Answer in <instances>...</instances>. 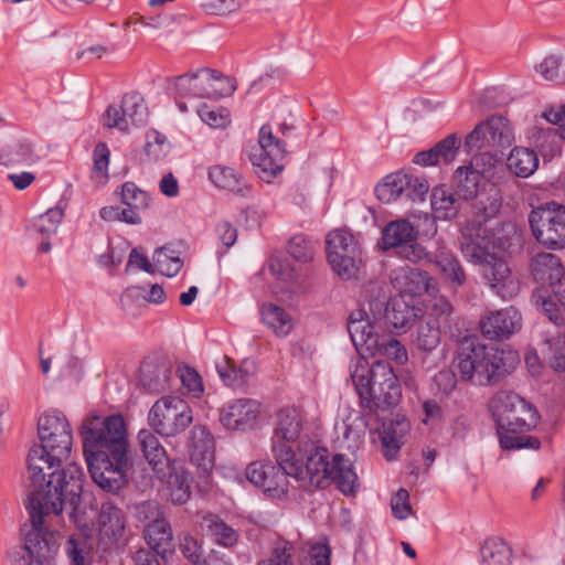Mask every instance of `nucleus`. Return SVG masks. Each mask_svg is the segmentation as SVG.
<instances>
[{
  "label": "nucleus",
  "mask_w": 565,
  "mask_h": 565,
  "mask_svg": "<svg viewBox=\"0 0 565 565\" xmlns=\"http://www.w3.org/2000/svg\"><path fill=\"white\" fill-rule=\"evenodd\" d=\"M409 428L408 420L401 415H396V418L388 423H383L380 435L387 459H393L396 456Z\"/></svg>",
  "instance_id": "cd10ccee"
},
{
  "label": "nucleus",
  "mask_w": 565,
  "mask_h": 565,
  "mask_svg": "<svg viewBox=\"0 0 565 565\" xmlns=\"http://www.w3.org/2000/svg\"><path fill=\"white\" fill-rule=\"evenodd\" d=\"M288 253L300 262H308L312 258V248L302 236H295L289 241Z\"/></svg>",
  "instance_id": "bf43d9fd"
},
{
  "label": "nucleus",
  "mask_w": 565,
  "mask_h": 565,
  "mask_svg": "<svg viewBox=\"0 0 565 565\" xmlns=\"http://www.w3.org/2000/svg\"><path fill=\"white\" fill-rule=\"evenodd\" d=\"M361 402L371 413L380 416L393 409L401 399V387L388 363L373 366L359 365L351 374Z\"/></svg>",
  "instance_id": "39448f33"
},
{
  "label": "nucleus",
  "mask_w": 565,
  "mask_h": 565,
  "mask_svg": "<svg viewBox=\"0 0 565 565\" xmlns=\"http://www.w3.org/2000/svg\"><path fill=\"white\" fill-rule=\"evenodd\" d=\"M199 116L213 128H222L230 122L227 115L217 109H211L205 105L199 109Z\"/></svg>",
  "instance_id": "0e129e2a"
},
{
  "label": "nucleus",
  "mask_w": 565,
  "mask_h": 565,
  "mask_svg": "<svg viewBox=\"0 0 565 565\" xmlns=\"http://www.w3.org/2000/svg\"><path fill=\"white\" fill-rule=\"evenodd\" d=\"M273 452L276 466L265 461H254L246 468V478L271 497H281L287 492L288 478L299 476L291 463L292 449L286 444H274Z\"/></svg>",
  "instance_id": "0eeeda50"
},
{
  "label": "nucleus",
  "mask_w": 565,
  "mask_h": 565,
  "mask_svg": "<svg viewBox=\"0 0 565 565\" xmlns=\"http://www.w3.org/2000/svg\"><path fill=\"white\" fill-rule=\"evenodd\" d=\"M392 512L397 519H405L412 513V507L409 504V494L405 489H399L391 503Z\"/></svg>",
  "instance_id": "e2e57ef3"
},
{
  "label": "nucleus",
  "mask_w": 565,
  "mask_h": 565,
  "mask_svg": "<svg viewBox=\"0 0 565 565\" xmlns=\"http://www.w3.org/2000/svg\"><path fill=\"white\" fill-rule=\"evenodd\" d=\"M153 262L154 266L169 277L177 275L182 266L179 257H172L167 254L166 247H159L154 250Z\"/></svg>",
  "instance_id": "864d4df0"
},
{
  "label": "nucleus",
  "mask_w": 565,
  "mask_h": 565,
  "mask_svg": "<svg viewBox=\"0 0 565 565\" xmlns=\"http://www.w3.org/2000/svg\"><path fill=\"white\" fill-rule=\"evenodd\" d=\"M259 151H264L266 154H274L275 157H285L284 146L267 126H263L259 130Z\"/></svg>",
  "instance_id": "5fc2aeb1"
},
{
  "label": "nucleus",
  "mask_w": 565,
  "mask_h": 565,
  "mask_svg": "<svg viewBox=\"0 0 565 565\" xmlns=\"http://www.w3.org/2000/svg\"><path fill=\"white\" fill-rule=\"evenodd\" d=\"M135 518L142 524L143 529L166 519L164 512L157 501H143L138 503L135 507Z\"/></svg>",
  "instance_id": "c03bdc74"
},
{
  "label": "nucleus",
  "mask_w": 565,
  "mask_h": 565,
  "mask_svg": "<svg viewBox=\"0 0 565 565\" xmlns=\"http://www.w3.org/2000/svg\"><path fill=\"white\" fill-rule=\"evenodd\" d=\"M109 149L106 143L99 142L94 149V173L104 179L108 178Z\"/></svg>",
  "instance_id": "13d9d810"
},
{
  "label": "nucleus",
  "mask_w": 565,
  "mask_h": 565,
  "mask_svg": "<svg viewBox=\"0 0 565 565\" xmlns=\"http://www.w3.org/2000/svg\"><path fill=\"white\" fill-rule=\"evenodd\" d=\"M452 315L454 306L446 297L440 296L434 299L427 318H430L439 327H446Z\"/></svg>",
  "instance_id": "09e8293b"
},
{
  "label": "nucleus",
  "mask_w": 565,
  "mask_h": 565,
  "mask_svg": "<svg viewBox=\"0 0 565 565\" xmlns=\"http://www.w3.org/2000/svg\"><path fill=\"white\" fill-rule=\"evenodd\" d=\"M180 380L188 392L194 397H199L203 393L201 377L194 369L184 367L180 370Z\"/></svg>",
  "instance_id": "052dcab7"
},
{
  "label": "nucleus",
  "mask_w": 565,
  "mask_h": 565,
  "mask_svg": "<svg viewBox=\"0 0 565 565\" xmlns=\"http://www.w3.org/2000/svg\"><path fill=\"white\" fill-rule=\"evenodd\" d=\"M210 179L221 189L233 192L241 191L239 175L232 168L220 164L214 166L210 170Z\"/></svg>",
  "instance_id": "37998d69"
},
{
  "label": "nucleus",
  "mask_w": 565,
  "mask_h": 565,
  "mask_svg": "<svg viewBox=\"0 0 565 565\" xmlns=\"http://www.w3.org/2000/svg\"><path fill=\"white\" fill-rule=\"evenodd\" d=\"M204 7L212 14L226 17L235 12L238 4L236 0H207Z\"/></svg>",
  "instance_id": "774afa93"
},
{
  "label": "nucleus",
  "mask_w": 565,
  "mask_h": 565,
  "mask_svg": "<svg viewBox=\"0 0 565 565\" xmlns=\"http://www.w3.org/2000/svg\"><path fill=\"white\" fill-rule=\"evenodd\" d=\"M205 522L209 532L218 544L225 547H232L237 543V532L224 521L216 518H210L206 519Z\"/></svg>",
  "instance_id": "79ce46f5"
},
{
  "label": "nucleus",
  "mask_w": 565,
  "mask_h": 565,
  "mask_svg": "<svg viewBox=\"0 0 565 565\" xmlns=\"http://www.w3.org/2000/svg\"><path fill=\"white\" fill-rule=\"evenodd\" d=\"M282 159L284 157L266 154L264 151H259V153H253L250 156V160L253 166L256 168L257 175L266 182H270V180L282 170Z\"/></svg>",
  "instance_id": "ea45409f"
},
{
  "label": "nucleus",
  "mask_w": 565,
  "mask_h": 565,
  "mask_svg": "<svg viewBox=\"0 0 565 565\" xmlns=\"http://www.w3.org/2000/svg\"><path fill=\"white\" fill-rule=\"evenodd\" d=\"M531 273L536 281L551 286L564 276V268L554 254L539 253L531 260Z\"/></svg>",
  "instance_id": "c85d7f7f"
},
{
  "label": "nucleus",
  "mask_w": 565,
  "mask_h": 565,
  "mask_svg": "<svg viewBox=\"0 0 565 565\" xmlns=\"http://www.w3.org/2000/svg\"><path fill=\"white\" fill-rule=\"evenodd\" d=\"M422 309L412 305L403 295L392 298L385 308V323L396 331H406L419 318Z\"/></svg>",
  "instance_id": "393cba45"
},
{
  "label": "nucleus",
  "mask_w": 565,
  "mask_h": 565,
  "mask_svg": "<svg viewBox=\"0 0 565 565\" xmlns=\"http://www.w3.org/2000/svg\"><path fill=\"white\" fill-rule=\"evenodd\" d=\"M142 533L149 547L162 558H166L167 555H170L174 552L175 542L173 532L167 519L160 521L159 523L148 525L142 530Z\"/></svg>",
  "instance_id": "bb28decb"
},
{
  "label": "nucleus",
  "mask_w": 565,
  "mask_h": 565,
  "mask_svg": "<svg viewBox=\"0 0 565 565\" xmlns=\"http://www.w3.org/2000/svg\"><path fill=\"white\" fill-rule=\"evenodd\" d=\"M408 184L409 180L406 173L397 172L388 174L375 186L376 198L381 202L390 204L405 192Z\"/></svg>",
  "instance_id": "f704fd0d"
},
{
  "label": "nucleus",
  "mask_w": 565,
  "mask_h": 565,
  "mask_svg": "<svg viewBox=\"0 0 565 565\" xmlns=\"http://www.w3.org/2000/svg\"><path fill=\"white\" fill-rule=\"evenodd\" d=\"M327 449L315 448L307 456L305 467L296 458L292 451L291 463L299 470V476H291L299 487L308 488H324L329 484V477L331 476V465L327 461Z\"/></svg>",
  "instance_id": "a211bd4d"
},
{
  "label": "nucleus",
  "mask_w": 565,
  "mask_h": 565,
  "mask_svg": "<svg viewBox=\"0 0 565 565\" xmlns=\"http://www.w3.org/2000/svg\"><path fill=\"white\" fill-rule=\"evenodd\" d=\"M62 458H53L51 456V451L45 448L43 445H34L28 455V469L30 472V478L32 484L34 487V491L32 492L30 499L36 494L41 490H45L46 483H43L45 480V476L50 477L47 473L56 463L61 462Z\"/></svg>",
  "instance_id": "5701e85b"
},
{
  "label": "nucleus",
  "mask_w": 565,
  "mask_h": 565,
  "mask_svg": "<svg viewBox=\"0 0 565 565\" xmlns=\"http://www.w3.org/2000/svg\"><path fill=\"white\" fill-rule=\"evenodd\" d=\"M348 330L353 344L362 355H377L384 334L380 333L379 323L371 320L365 310L356 309L350 313Z\"/></svg>",
  "instance_id": "dca6fc26"
},
{
  "label": "nucleus",
  "mask_w": 565,
  "mask_h": 565,
  "mask_svg": "<svg viewBox=\"0 0 565 565\" xmlns=\"http://www.w3.org/2000/svg\"><path fill=\"white\" fill-rule=\"evenodd\" d=\"M205 82L198 74H184L174 78V88L181 96H203Z\"/></svg>",
  "instance_id": "a18cd8bd"
},
{
  "label": "nucleus",
  "mask_w": 565,
  "mask_h": 565,
  "mask_svg": "<svg viewBox=\"0 0 565 565\" xmlns=\"http://www.w3.org/2000/svg\"><path fill=\"white\" fill-rule=\"evenodd\" d=\"M259 414V403L250 398H241L221 409L220 422L228 430H243L255 422Z\"/></svg>",
  "instance_id": "4be33fe9"
},
{
  "label": "nucleus",
  "mask_w": 565,
  "mask_h": 565,
  "mask_svg": "<svg viewBox=\"0 0 565 565\" xmlns=\"http://www.w3.org/2000/svg\"><path fill=\"white\" fill-rule=\"evenodd\" d=\"M159 478L169 489V495L174 504H184L191 495L190 479L186 470L177 461L168 462L166 468L158 470Z\"/></svg>",
  "instance_id": "b1692460"
},
{
  "label": "nucleus",
  "mask_w": 565,
  "mask_h": 565,
  "mask_svg": "<svg viewBox=\"0 0 565 565\" xmlns=\"http://www.w3.org/2000/svg\"><path fill=\"white\" fill-rule=\"evenodd\" d=\"M431 207L437 218L451 220L458 213V204L451 193L435 189L431 194Z\"/></svg>",
  "instance_id": "a19ab883"
},
{
  "label": "nucleus",
  "mask_w": 565,
  "mask_h": 565,
  "mask_svg": "<svg viewBox=\"0 0 565 565\" xmlns=\"http://www.w3.org/2000/svg\"><path fill=\"white\" fill-rule=\"evenodd\" d=\"M172 364L164 356L147 358L140 366L139 383L146 390L160 393L169 387Z\"/></svg>",
  "instance_id": "412c9836"
},
{
  "label": "nucleus",
  "mask_w": 565,
  "mask_h": 565,
  "mask_svg": "<svg viewBox=\"0 0 565 565\" xmlns=\"http://www.w3.org/2000/svg\"><path fill=\"white\" fill-rule=\"evenodd\" d=\"M483 150V152H480L472 158L470 166L475 170H479V173L483 178L490 179L495 173L497 162L499 161L498 154L500 152H494L488 149Z\"/></svg>",
  "instance_id": "de8ad7c7"
},
{
  "label": "nucleus",
  "mask_w": 565,
  "mask_h": 565,
  "mask_svg": "<svg viewBox=\"0 0 565 565\" xmlns=\"http://www.w3.org/2000/svg\"><path fill=\"white\" fill-rule=\"evenodd\" d=\"M377 354L395 360L399 364H403L407 361V352L405 348L397 339L387 334L382 337Z\"/></svg>",
  "instance_id": "603ef678"
},
{
  "label": "nucleus",
  "mask_w": 565,
  "mask_h": 565,
  "mask_svg": "<svg viewBox=\"0 0 565 565\" xmlns=\"http://www.w3.org/2000/svg\"><path fill=\"white\" fill-rule=\"evenodd\" d=\"M41 445L51 451L53 458H66L72 448V429L66 418L55 415L40 417L38 424Z\"/></svg>",
  "instance_id": "2eb2a0df"
},
{
  "label": "nucleus",
  "mask_w": 565,
  "mask_h": 565,
  "mask_svg": "<svg viewBox=\"0 0 565 565\" xmlns=\"http://www.w3.org/2000/svg\"><path fill=\"white\" fill-rule=\"evenodd\" d=\"M507 161L509 170L521 178L530 177L539 167L537 154L529 148H514Z\"/></svg>",
  "instance_id": "72a5a7b5"
},
{
  "label": "nucleus",
  "mask_w": 565,
  "mask_h": 565,
  "mask_svg": "<svg viewBox=\"0 0 565 565\" xmlns=\"http://www.w3.org/2000/svg\"><path fill=\"white\" fill-rule=\"evenodd\" d=\"M434 382L439 392L450 395L457 386L456 373L451 370H441L435 375Z\"/></svg>",
  "instance_id": "338daca9"
},
{
  "label": "nucleus",
  "mask_w": 565,
  "mask_h": 565,
  "mask_svg": "<svg viewBox=\"0 0 565 565\" xmlns=\"http://www.w3.org/2000/svg\"><path fill=\"white\" fill-rule=\"evenodd\" d=\"M461 239L459 243L463 256L482 266L483 277L492 289L503 298L515 291V281L505 260L497 257L488 250L487 231L477 223L461 226Z\"/></svg>",
  "instance_id": "20e7f679"
},
{
  "label": "nucleus",
  "mask_w": 565,
  "mask_h": 565,
  "mask_svg": "<svg viewBox=\"0 0 565 565\" xmlns=\"http://www.w3.org/2000/svg\"><path fill=\"white\" fill-rule=\"evenodd\" d=\"M97 525L99 546L104 551L117 547L125 535L126 520L122 511L110 501L102 503Z\"/></svg>",
  "instance_id": "6ab92c4d"
},
{
  "label": "nucleus",
  "mask_w": 565,
  "mask_h": 565,
  "mask_svg": "<svg viewBox=\"0 0 565 565\" xmlns=\"http://www.w3.org/2000/svg\"><path fill=\"white\" fill-rule=\"evenodd\" d=\"M30 530L25 533L23 555L17 565H53L57 551L56 537L43 529V519L49 515L44 509H35L32 498L29 501Z\"/></svg>",
  "instance_id": "1a4fd4ad"
},
{
  "label": "nucleus",
  "mask_w": 565,
  "mask_h": 565,
  "mask_svg": "<svg viewBox=\"0 0 565 565\" xmlns=\"http://www.w3.org/2000/svg\"><path fill=\"white\" fill-rule=\"evenodd\" d=\"M404 288L411 295H435L437 284L434 278L425 270L416 267H406L402 270Z\"/></svg>",
  "instance_id": "473e14b6"
},
{
  "label": "nucleus",
  "mask_w": 565,
  "mask_h": 565,
  "mask_svg": "<svg viewBox=\"0 0 565 565\" xmlns=\"http://www.w3.org/2000/svg\"><path fill=\"white\" fill-rule=\"evenodd\" d=\"M83 471L74 462L62 470L53 471L45 490L32 497L35 509H44L47 514H60L70 507V515L78 533L68 540V554L72 565H86L94 547V533L98 521L99 508L95 497L83 492Z\"/></svg>",
  "instance_id": "f257e3e1"
},
{
  "label": "nucleus",
  "mask_w": 565,
  "mask_h": 565,
  "mask_svg": "<svg viewBox=\"0 0 565 565\" xmlns=\"http://www.w3.org/2000/svg\"><path fill=\"white\" fill-rule=\"evenodd\" d=\"M138 440L149 465L158 472L160 468H166L168 462H171L164 448L160 444L158 437L148 429H142L138 434Z\"/></svg>",
  "instance_id": "2f4dec72"
},
{
  "label": "nucleus",
  "mask_w": 565,
  "mask_h": 565,
  "mask_svg": "<svg viewBox=\"0 0 565 565\" xmlns=\"http://www.w3.org/2000/svg\"><path fill=\"white\" fill-rule=\"evenodd\" d=\"M262 320L279 337L287 335L292 329L290 316L281 307L273 303L263 306Z\"/></svg>",
  "instance_id": "e433bc0d"
},
{
  "label": "nucleus",
  "mask_w": 565,
  "mask_h": 565,
  "mask_svg": "<svg viewBox=\"0 0 565 565\" xmlns=\"http://www.w3.org/2000/svg\"><path fill=\"white\" fill-rule=\"evenodd\" d=\"M481 178L479 170H475L471 166L458 168L454 175L458 193L466 200L475 198L478 194Z\"/></svg>",
  "instance_id": "4c0bfd02"
},
{
  "label": "nucleus",
  "mask_w": 565,
  "mask_h": 565,
  "mask_svg": "<svg viewBox=\"0 0 565 565\" xmlns=\"http://www.w3.org/2000/svg\"><path fill=\"white\" fill-rule=\"evenodd\" d=\"M480 204L481 206H477L478 211L476 213V220L468 221L462 226H466L469 223H477L488 232V230L482 225V222L494 217L499 213L502 200L501 196L495 192L493 195H490L487 199L486 203L480 202Z\"/></svg>",
  "instance_id": "8fccbe9b"
},
{
  "label": "nucleus",
  "mask_w": 565,
  "mask_h": 565,
  "mask_svg": "<svg viewBox=\"0 0 565 565\" xmlns=\"http://www.w3.org/2000/svg\"><path fill=\"white\" fill-rule=\"evenodd\" d=\"M511 555V548L499 537L487 539L481 547L482 561L488 565H508Z\"/></svg>",
  "instance_id": "58836bf2"
},
{
  "label": "nucleus",
  "mask_w": 565,
  "mask_h": 565,
  "mask_svg": "<svg viewBox=\"0 0 565 565\" xmlns=\"http://www.w3.org/2000/svg\"><path fill=\"white\" fill-rule=\"evenodd\" d=\"M327 259L333 273L344 281L360 278L362 252L353 234L345 228H335L326 237Z\"/></svg>",
  "instance_id": "6e6552de"
},
{
  "label": "nucleus",
  "mask_w": 565,
  "mask_h": 565,
  "mask_svg": "<svg viewBox=\"0 0 565 565\" xmlns=\"http://www.w3.org/2000/svg\"><path fill=\"white\" fill-rule=\"evenodd\" d=\"M303 428V416L298 408L287 407L278 412L275 435L286 441H295Z\"/></svg>",
  "instance_id": "7c9ffc66"
},
{
  "label": "nucleus",
  "mask_w": 565,
  "mask_h": 565,
  "mask_svg": "<svg viewBox=\"0 0 565 565\" xmlns=\"http://www.w3.org/2000/svg\"><path fill=\"white\" fill-rule=\"evenodd\" d=\"M331 471L329 482H334L341 492L353 494L356 491L359 487L358 476L353 470L352 463L343 455H335L333 457Z\"/></svg>",
  "instance_id": "c756f323"
},
{
  "label": "nucleus",
  "mask_w": 565,
  "mask_h": 565,
  "mask_svg": "<svg viewBox=\"0 0 565 565\" xmlns=\"http://www.w3.org/2000/svg\"><path fill=\"white\" fill-rule=\"evenodd\" d=\"M121 202L140 212L148 206V195L135 183L126 182L121 188Z\"/></svg>",
  "instance_id": "49530a36"
},
{
  "label": "nucleus",
  "mask_w": 565,
  "mask_h": 565,
  "mask_svg": "<svg viewBox=\"0 0 565 565\" xmlns=\"http://www.w3.org/2000/svg\"><path fill=\"white\" fill-rule=\"evenodd\" d=\"M63 210L55 207L50 209L44 215L41 216V224L39 231L42 234L55 233L63 218Z\"/></svg>",
  "instance_id": "680f3d73"
},
{
  "label": "nucleus",
  "mask_w": 565,
  "mask_h": 565,
  "mask_svg": "<svg viewBox=\"0 0 565 565\" xmlns=\"http://www.w3.org/2000/svg\"><path fill=\"white\" fill-rule=\"evenodd\" d=\"M440 328L430 318L419 320L413 335V344L420 351H433L440 343Z\"/></svg>",
  "instance_id": "c9c22d12"
},
{
  "label": "nucleus",
  "mask_w": 565,
  "mask_h": 565,
  "mask_svg": "<svg viewBox=\"0 0 565 565\" xmlns=\"http://www.w3.org/2000/svg\"><path fill=\"white\" fill-rule=\"evenodd\" d=\"M416 239V228L404 218L390 222L382 232L383 249L398 248V255L413 263L420 260L424 255Z\"/></svg>",
  "instance_id": "4468645a"
},
{
  "label": "nucleus",
  "mask_w": 565,
  "mask_h": 565,
  "mask_svg": "<svg viewBox=\"0 0 565 565\" xmlns=\"http://www.w3.org/2000/svg\"><path fill=\"white\" fill-rule=\"evenodd\" d=\"M190 461L196 467L200 479L209 482L215 466V439L202 425L192 428L189 437Z\"/></svg>",
  "instance_id": "f3484780"
},
{
  "label": "nucleus",
  "mask_w": 565,
  "mask_h": 565,
  "mask_svg": "<svg viewBox=\"0 0 565 565\" xmlns=\"http://www.w3.org/2000/svg\"><path fill=\"white\" fill-rule=\"evenodd\" d=\"M521 315L513 307L490 312L480 321L482 334L490 340L509 339L521 329Z\"/></svg>",
  "instance_id": "aec40b11"
},
{
  "label": "nucleus",
  "mask_w": 565,
  "mask_h": 565,
  "mask_svg": "<svg viewBox=\"0 0 565 565\" xmlns=\"http://www.w3.org/2000/svg\"><path fill=\"white\" fill-rule=\"evenodd\" d=\"M85 457L93 481L104 491L117 493L127 484L128 451L119 455L99 451Z\"/></svg>",
  "instance_id": "9b49d317"
},
{
  "label": "nucleus",
  "mask_w": 565,
  "mask_h": 565,
  "mask_svg": "<svg viewBox=\"0 0 565 565\" xmlns=\"http://www.w3.org/2000/svg\"><path fill=\"white\" fill-rule=\"evenodd\" d=\"M534 237L548 248L565 247V206L555 203L533 210L529 218Z\"/></svg>",
  "instance_id": "ddd939ff"
},
{
  "label": "nucleus",
  "mask_w": 565,
  "mask_h": 565,
  "mask_svg": "<svg viewBox=\"0 0 565 565\" xmlns=\"http://www.w3.org/2000/svg\"><path fill=\"white\" fill-rule=\"evenodd\" d=\"M430 263L436 266L443 278L449 282L455 290L466 282L467 275L460 262L445 247L438 248L430 258Z\"/></svg>",
  "instance_id": "a878e982"
},
{
  "label": "nucleus",
  "mask_w": 565,
  "mask_h": 565,
  "mask_svg": "<svg viewBox=\"0 0 565 565\" xmlns=\"http://www.w3.org/2000/svg\"><path fill=\"white\" fill-rule=\"evenodd\" d=\"M104 125L107 128H117L120 131L128 130L126 113L121 107L109 106L104 114Z\"/></svg>",
  "instance_id": "4d7b16f0"
},
{
  "label": "nucleus",
  "mask_w": 565,
  "mask_h": 565,
  "mask_svg": "<svg viewBox=\"0 0 565 565\" xmlns=\"http://www.w3.org/2000/svg\"><path fill=\"white\" fill-rule=\"evenodd\" d=\"M149 424L156 433L174 437L183 433L193 422L190 405L179 396L159 398L149 412Z\"/></svg>",
  "instance_id": "9d476101"
},
{
  "label": "nucleus",
  "mask_w": 565,
  "mask_h": 565,
  "mask_svg": "<svg viewBox=\"0 0 565 565\" xmlns=\"http://www.w3.org/2000/svg\"><path fill=\"white\" fill-rule=\"evenodd\" d=\"M84 455L99 451L107 455H119L128 451L127 429L121 415L86 416L78 429Z\"/></svg>",
  "instance_id": "423d86ee"
},
{
  "label": "nucleus",
  "mask_w": 565,
  "mask_h": 565,
  "mask_svg": "<svg viewBox=\"0 0 565 565\" xmlns=\"http://www.w3.org/2000/svg\"><path fill=\"white\" fill-rule=\"evenodd\" d=\"M268 268L276 278L282 281L290 282L296 278L294 267L282 254H273L268 263Z\"/></svg>",
  "instance_id": "3c124183"
},
{
  "label": "nucleus",
  "mask_w": 565,
  "mask_h": 565,
  "mask_svg": "<svg viewBox=\"0 0 565 565\" xmlns=\"http://www.w3.org/2000/svg\"><path fill=\"white\" fill-rule=\"evenodd\" d=\"M436 145L441 154L443 162L449 163L456 158L460 141L456 135H449Z\"/></svg>",
  "instance_id": "69168bd1"
},
{
  "label": "nucleus",
  "mask_w": 565,
  "mask_h": 565,
  "mask_svg": "<svg viewBox=\"0 0 565 565\" xmlns=\"http://www.w3.org/2000/svg\"><path fill=\"white\" fill-rule=\"evenodd\" d=\"M513 141L514 132L510 121L502 116H491L467 135L465 148L468 152L488 149L503 156V151L511 147Z\"/></svg>",
  "instance_id": "f8f14e48"
},
{
  "label": "nucleus",
  "mask_w": 565,
  "mask_h": 565,
  "mask_svg": "<svg viewBox=\"0 0 565 565\" xmlns=\"http://www.w3.org/2000/svg\"><path fill=\"white\" fill-rule=\"evenodd\" d=\"M489 409L498 425L500 444L503 449H539L537 438L525 435L540 420L536 408L512 391H499L489 401Z\"/></svg>",
  "instance_id": "7ed1b4c3"
},
{
  "label": "nucleus",
  "mask_w": 565,
  "mask_h": 565,
  "mask_svg": "<svg viewBox=\"0 0 565 565\" xmlns=\"http://www.w3.org/2000/svg\"><path fill=\"white\" fill-rule=\"evenodd\" d=\"M291 550L292 546L288 542L278 540L273 547L271 556L258 565H292Z\"/></svg>",
  "instance_id": "6e6d98bb"
},
{
  "label": "nucleus",
  "mask_w": 565,
  "mask_h": 565,
  "mask_svg": "<svg viewBox=\"0 0 565 565\" xmlns=\"http://www.w3.org/2000/svg\"><path fill=\"white\" fill-rule=\"evenodd\" d=\"M520 363L511 349L488 348L477 337L465 335L458 341L454 366L461 381L473 386H493L507 379Z\"/></svg>",
  "instance_id": "f03ea898"
}]
</instances>
